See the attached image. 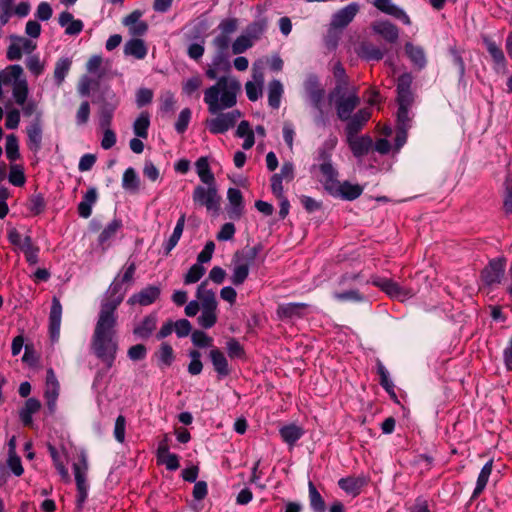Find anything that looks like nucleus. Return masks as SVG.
I'll use <instances>...</instances> for the list:
<instances>
[{
	"mask_svg": "<svg viewBox=\"0 0 512 512\" xmlns=\"http://www.w3.org/2000/svg\"><path fill=\"white\" fill-rule=\"evenodd\" d=\"M241 91L240 82L234 77L222 76L217 82L204 91V102L208 112L216 117L207 119L205 124L212 134H224L233 128L242 116L237 109L223 113V110L233 108L237 103V95Z\"/></svg>",
	"mask_w": 512,
	"mask_h": 512,
	"instance_id": "obj_1",
	"label": "nucleus"
},
{
	"mask_svg": "<svg viewBox=\"0 0 512 512\" xmlns=\"http://www.w3.org/2000/svg\"><path fill=\"white\" fill-rule=\"evenodd\" d=\"M123 301V292L113 285L108 298L101 301L98 319L91 339V349L98 359L110 369L116 359L118 342L116 339L117 308Z\"/></svg>",
	"mask_w": 512,
	"mask_h": 512,
	"instance_id": "obj_2",
	"label": "nucleus"
},
{
	"mask_svg": "<svg viewBox=\"0 0 512 512\" xmlns=\"http://www.w3.org/2000/svg\"><path fill=\"white\" fill-rule=\"evenodd\" d=\"M260 250V246H253L234 253L231 261L232 274L230 277V281L234 286H240L246 281L249 276L250 266L255 261Z\"/></svg>",
	"mask_w": 512,
	"mask_h": 512,
	"instance_id": "obj_3",
	"label": "nucleus"
},
{
	"mask_svg": "<svg viewBox=\"0 0 512 512\" xmlns=\"http://www.w3.org/2000/svg\"><path fill=\"white\" fill-rule=\"evenodd\" d=\"M305 94L317 111L314 117V122L317 126H326L328 123L327 114L323 109L325 90L321 87L317 76L309 75L304 82Z\"/></svg>",
	"mask_w": 512,
	"mask_h": 512,
	"instance_id": "obj_4",
	"label": "nucleus"
},
{
	"mask_svg": "<svg viewBox=\"0 0 512 512\" xmlns=\"http://www.w3.org/2000/svg\"><path fill=\"white\" fill-rule=\"evenodd\" d=\"M192 199L197 207H205L208 212L218 214L221 205V196L218 194L216 184L198 185L194 188Z\"/></svg>",
	"mask_w": 512,
	"mask_h": 512,
	"instance_id": "obj_5",
	"label": "nucleus"
},
{
	"mask_svg": "<svg viewBox=\"0 0 512 512\" xmlns=\"http://www.w3.org/2000/svg\"><path fill=\"white\" fill-rule=\"evenodd\" d=\"M371 283L380 288L390 298L405 301L414 296L415 291L411 288L401 286L397 282L383 277H373Z\"/></svg>",
	"mask_w": 512,
	"mask_h": 512,
	"instance_id": "obj_6",
	"label": "nucleus"
},
{
	"mask_svg": "<svg viewBox=\"0 0 512 512\" xmlns=\"http://www.w3.org/2000/svg\"><path fill=\"white\" fill-rule=\"evenodd\" d=\"M11 44L7 50V58L10 61L21 59L22 54L32 55L31 53L36 49V43L23 36L12 35Z\"/></svg>",
	"mask_w": 512,
	"mask_h": 512,
	"instance_id": "obj_7",
	"label": "nucleus"
},
{
	"mask_svg": "<svg viewBox=\"0 0 512 512\" xmlns=\"http://www.w3.org/2000/svg\"><path fill=\"white\" fill-rule=\"evenodd\" d=\"M359 103L360 98L356 92L350 93L347 97H339L336 99L335 107L338 118L341 121L348 120Z\"/></svg>",
	"mask_w": 512,
	"mask_h": 512,
	"instance_id": "obj_8",
	"label": "nucleus"
},
{
	"mask_svg": "<svg viewBox=\"0 0 512 512\" xmlns=\"http://www.w3.org/2000/svg\"><path fill=\"white\" fill-rule=\"evenodd\" d=\"M359 10L360 6L358 3L352 2L348 4L332 16L331 26L340 29L345 28L353 21Z\"/></svg>",
	"mask_w": 512,
	"mask_h": 512,
	"instance_id": "obj_9",
	"label": "nucleus"
},
{
	"mask_svg": "<svg viewBox=\"0 0 512 512\" xmlns=\"http://www.w3.org/2000/svg\"><path fill=\"white\" fill-rule=\"evenodd\" d=\"M59 396V382L53 369L47 370L45 399L48 411L53 414L56 411V402Z\"/></svg>",
	"mask_w": 512,
	"mask_h": 512,
	"instance_id": "obj_10",
	"label": "nucleus"
},
{
	"mask_svg": "<svg viewBox=\"0 0 512 512\" xmlns=\"http://www.w3.org/2000/svg\"><path fill=\"white\" fill-rule=\"evenodd\" d=\"M505 260L494 259L482 271V279L487 285L499 284L504 276Z\"/></svg>",
	"mask_w": 512,
	"mask_h": 512,
	"instance_id": "obj_11",
	"label": "nucleus"
},
{
	"mask_svg": "<svg viewBox=\"0 0 512 512\" xmlns=\"http://www.w3.org/2000/svg\"><path fill=\"white\" fill-rule=\"evenodd\" d=\"M137 266L134 261H128L123 267V273H119L110 284L109 288L105 292L103 299L105 301L108 298V293L113 285H117L120 291L123 292V298L126 295L127 289L123 287L124 283H131L133 281Z\"/></svg>",
	"mask_w": 512,
	"mask_h": 512,
	"instance_id": "obj_12",
	"label": "nucleus"
},
{
	"mask_svg": "<svg viewBox=\"0 0 512 512\" xmlns=\"http://www.w3.org/2000/svg\"><path fill=\"white\" fill-rule=\"evenodd\" d=\"M62 319V305L57 297H53L49 313V333L53 342L58 341Z\"/></svg>",
	"mask_w": 512,
	"mask_h": 512,
	"instance_id": "obj_13",
	"label": "nucleus"
},
{
	"mask_svg": "<svg viewBox=\"0 0 512 512\" xmlns=\"http://www.w3.org/2000/svg\"><path fill=\"white\" fill-rule=\"evenodd\" d=\"M373 5L381 12L388 14L405 25H410L411 20L407 13L399 6L394 4L391 0H374Z\"/></svg>",
	"mask_w": 512,
	"mask_h": 512,
	"instance_id": "obj_14",
	"label": "nucleus"
},
{
	"mask_svg": "<svg viewBox=\"0 0 512 512\" xmlns=\"http://www.w3.org/2000/svg\"><path fill=\"white\" fill-rule=\"evenodd\" d=\"M160 296V288L158 286L150 285L143 288L138 293L133 294L127 301L129 305L139 304L141 306H148L154 303Z\"/></svg>",
	"mask_w": 512,
	"mask_h": 512,
	"instance_id": "obj_15",
	"label": "nucleus"
},
{
	"mask_svg": "<svg viewBox=\"0 0 512 512\" xmlns=\"http://www.w3.org/2000/svg\"><path fill=\"white\" fill-rule=\"evenodd\" d=\"M230 69L229 54L228 52L216 51L211 64L206 70V76L211 79H217L219 72H226Z\"/></svg>",
	"mask_w": 512,
	"mask_h": 512,
	"instance_id": "obj_16",
	"label": "nucleus"
},
{
	"mask_svg": "<svg viewBox=\"0 0 512 512\" xmlns=\"http://www.w3.org/2000/svg\"><path fill=\"white\" fill-rule=\"evenodd\" d=\"M319 168H320V171H321L322 176H323L322 182H323L324 188L330 194L338 191V187H339V184H340V182L338 181V172L333 167L331 162L330 161H324L320 165Z\"/></svg>",
	"mask_w": 512,
	"mask_h": 512,
	"instance_id": "obj_17",
	"label": "nucleus"
},
{
	"mask_svg": "<svg viewBox=\"0 0 512 512\" xmlns=\"http://www.w3.org/2000/svg\"><path fill=\"white\" fill-rule=\"evenodd\" d=\"M372 30L389 43H395L399 38V29L387 20L375 21Z\"/></svg>",
	"mask_w": 512,
	"mask_h": 512,
	"instance_id": "obj_18",
	"label": "nucleus"
},
{
	"mask_svg": "<svg viewBox=\"0 0 512 512\" xmlns=\"http://www.w3.org/2000/svg\"><path fill=\"white\" fill-rule=\"evenodd\" d=\"M142 12L135 10L123 19V25L128 27L132 36H142L148 30L146 22L141 20Z\"/></svg>",
	"mask_w": 512,
	"mask_h": 512,
	"instance_id": "obj_19",
	"label": "nucleus"
},
{
	"mask_svg": "<svg viewBox=\"0 0 512 512\" xmlns=\"http://www.w3.org/2000/svg\"><path fill=\"white\" fill-rule=\"evenodd\" d=\"M347 142L355 157H362L370 151L373 146V141L370 136L347 135Z\"/></svg>",
	"mask_w": 512,
	"mask_h": 512,
	"instance_id": "obj_20",
	"label": "nucleus"
},
{
	"mask_svg": "<svg viewBox=\"0 0 512 512\" xmlns=\"http://www.w3.org/2000/svg\"><path fill=\"white\" fill-rule=\"evenodd\" d=\"M371 113L368 109H360L354 115H351L347 121L346 134L355 136L370 119Z\"/></svg>",
	"mask_w": 512,
	"mask_h": 512,
	"instance_id": "obj_21",
	"label": "nucleus"
},
{
	"mask_svg": "<svg viewBox=\"0 0 512 512\" xmlns=\"http://www.w3.org/2000/svg\"><path fill=\"white\" fill-rule=\"evenodd\" d=\"M227 198L230 205L228 208L229 217L231 219H239L242 216L244 209L241 191L237 188H229L227 191Z\"/></svg>",
	"mask_w": 512,
	"mask_h": 512,
	"instance_id": "obj_22",
	"label": "nucleus"
},
{
	"mask_svg": "<svg viewBox=\"0 0 512 512\" xmlns=\"http://www.w3.org/2000/svg\"><path fill=\"white\" fill-rule=\"evenodd\" d=\"M209 358L219 379L230 374L227 358L220 349L212 348L209 352Z\"/></svg>",
	"mask_w": 512,
	"mask_h": 512,
	"instance_id": "obj_23",
	"label": "nucleus"
},
{
	"mask_svg": "<svg viewBox=\"0 0 512 512\" xmlns=\"http://www.w3.org/2000/svg\"><path fill=\"white\" fill-rule=\"evenodd\" d=\"M23 77V68L20 65H11L0 72V97L2 96V87L7 85L15 86Z\"/></svg>",
	"mask_w": 512,
	"mask_h": 512,
	"instance_id": "obj_24",
	"label": "nucleus"
},
{
	"mask_svg": "<svg viewBox=\"0 0 512 512\" xmlns=\"http://www.w3.org/2000/svg\"><path fill=\"white\" fill-rule=\"evenodd\" d=\"M59 25L65 27V33L70 36L78 35L83 30L84 24L79 19H74L68 11L60 13L58 18Z\"/></svg>",
	"mask_w": 512,
	"mask_h": 512,
	"instance_id": "obj_25",
	"label": "nucleus"
},
{
	"mask_svg": "<svg viewBox=\"0 0 512 512\" xmlns=\"http://www.w3.org/2000/svg\"><path fill=\"white\" fill-rule=\"evenodd\" d=\"M197 301L199 302L201 308H217V300L215 292L212 289L208 288V280H204L197 287L196 291Z\"/></svg>",
	"mask_w": 512,
	"mask_h": 512,
	"instance_id": "obj_26",
	"label": "nucleus"
},
{
	"mask_svg": "<svg viewBox=\"0 0 512 512\" xmlns=\"http://www.w3.org/2000/svg\"><path fill=\"white\" fill-rule=\"evenodd\" d=\"M157 326V316L149 314L133 329V334L140 339L149 338Z\"/></svg>",
	"mask_w": 512,
	"mask_h": 512,
	"instance_id": "obj_27",
	"label": "nucleus"
},
{
	"mask_svg": "<svg viewBox=\"0 0 512 512\" xmlns=\"http://www.w3.org/2000/svg\"><path fill=\"white\" fill-rule=\"evenodd\" d=\"M123 52L126 56L142 60L146 57L148 49L142 39L132 38L125 43Z\"/></svg>",
	"mask_w": 512,
	"mask_h": 512,
	"instance_id": "obj_28",
	"label": "nucleus"
},
{
	"mask_svg": "<svg viewBox=\"0 0 512 512\" xmlns=\"http://www.w3.org/2000/svg\"><path fill=\"white\" fill-rule=\"evenodd\" d=\"M98 198L97 190L91 187L84 194L82 201L78 204V214L82 218H89L92 214V206L96 203Z\"/></svg>",
	"mask_w": 512,
	"mask_h": 512,
	"instance_id": "obj_29",
	"label": "nucleus"
},
{
	"mask_svg": "<svg viewBox=\"0 0 512 512\" xmlns=\"http://www.w3.org/2000/svg\"><path fill=\"white\" fill-rule=\"evenodd\" d=\"M405 53L410 59V61L413 63V65L416 66L418 69H423L426 66V55L424 49L421 46H417L411 42H407L405 44Z\"/></svg>",
	"mask_w": 512,
	"mask_h": 512,
	"instance_id": "obj_30",
	"label": "nucleus"
},
{
	"mask_svg": "<svg viewBox=\"0 0 512 512\" xmlns=\"http://www.w3.org/2000/svg\"><path fill=\"white\" fill-rule=\"evenodd\" d=\"M338 485L347 494L357 496L365 485V479L363 477L349 476L339 479Z\"/></svg>",
	"mask_w": 512,
	"mask_h": 512,
	"instance_id": "obj_31",
	"label": "nucleus"
},
{
	"mask_svg": "<svg viewBox=\"0 0 512 512\" xmlns=\"http://www.w3.org/2000/svg\"><path fill=\"white\" fill-rule=\"evenodd\" d=\"M122 228V221L120 219H113L105 228L102 230L98 237V242L103 248H107L110 245V241L116 236L117 232Z\"/></svg>",
	"mask_w": 512,
	"mask_h": 512,
	"instance_id": "obj_32",
	"label": "nucleus"
},
{
	"mask_svg": "<svg viewBox=\"0 0 512 512\" xmlns=\"http://www.w3.org/2000/svg\"><path fill=\"white\" fill-rule=\"evenodd\" d=\"M155 357L157 358L159 368L170 367L175 359L172 346L167 342H163L158 351L155 352Z\"/></svg>",
	"mask_w": 512,
	"mask_h": 512,
	"instance_id": "obj_33",
	"label": "nucleus"
},
{
	"mask_svg": "<svg viewBox=\"0 0 512 512\" xmlns=\"http://www.w3.org/2000/svg\"><path fill=\"white\" fill-rule=\"evenodd\" d=\"M362 188L358 184H351L348 181L339 184L338 191L332 193L333 196L341 197L345 200H355L362 194Z\"/></svg>",
	"mask_w": 512,
	"mask_h": 512,
	"instance_id": "obj_34",
	"label": "nucleus"
},
{
	"mask_svg": "<svg viewBox=\"0 0 512 512\" xmlns=\"http://www.w3.org/2000/svg\"><path fill=\"white\" fill-rule=\"evenodd\" d=\"M184 226H185V215L182 214L177 223H176V226L173 230V233L172 235L169 237V239L163 244V249H164V253L165 255H169L170 252L175 248V246L178 244L181 236H182V233H183V230H184Z\"/></svg>",
	"mask_w": 512,
	"mask_h": 512,
	"instance_id": "obj_35",
	"label": "nucleus"
},
{
	"mask_svg": "<svg viewBox=\"0 0 512 512\" xmlns=\"http://www.w3.org/2000/svg\"><path fill=\"white\" fill-rule=\"evenodd\" d=\"M122 187L129 193L136 194L140 189V178L134 168H127L122 177Z\"/></svg>",
	"mask_w": 512,
	"mask_h": 512,
	"instance_id": "obj_36",
	"label": "nucleus"
},
{
	"mask_svg": "<svg viewBox=\"0 0 512 512\" xmlns=\"http://www.w3.org/2000/svg\"><path fill=\"white\" fill-rule=\"evenodd\" d=\"M196 172L203 184H216L214 174L212 173L208 159L206 157H200L196 163Z\"/></svg>",
	"mask_w": 512,
	"mask_h": 512,
	"instance_id": "obj_37",
	"label": "nucleus"
},
{
	"mask_svg": "<svg viewBox=\"0 0 512 512\" xmlns=\"http://www.w3.org/2000/svg\"><path fill=\"white\" fill-rule=\"evenodd\" d=\"M283 92V85L279 80L274 79L269 83L268 103L273 109H278L280 107Z\"/></svg>",
	"mask_w": 512,
	"mask_h": 512,
	"instance_id": "obj_38",
	"label": "nucleus"
},
{
	"mask_svg": "<svg viewBox=\"0 0 512 512\" xmlns=\"http://www.w3.org/2000/svg\"><path fill=\"white\" fill-rule=\"evenodd\" d=\"M28 147L30 150L37 152L41 148L42 143V128L37 122L32 123L27 128Z\"/></svg>",
	"mask_w": 512,
	"mask_h": 512,
	"instance_id": "obj_39",
	"label": "nucleus"
},
{
	"mask_svg": "<svg viewBox=\"0 0 512 512\" xmlns=\"http://www.w3.org/2000/svg\"><path fill=\"white\" fill-rule=\"evenodd\" d=\"M279 433L284 442L289 445H294L303 436L304 431L301 427L291 424L282 427Z\"/></svg>",
	"mask_w": 512,
	"mask_h": 512,
	"instance_id": "obj_40",
	"label": "nucleus"
},
{
	"mask_svg": "<svg viewBox=\"0 0 512 512\" xmlns=\"http://www.w3.org/2000/svg\"><path fill=\"white\" fill-rule=\"evenodd\" d=\"M358 55L367 61H378L384 56V52L371 43H362L358 49Z\"/></svg>",
	"mask_w": 512,
	"mask_h": 512,
	"instance_id": "obj_41",
	"label": "nucleus"
},
{
	"mask_svg": "<svg viewBox=\"0 0 512 512\" xmlns=\"http://www.w3.org/2000/svg\"><path fill=\"white\" fill-rule=\"evenodd\" d=\"M492 467H493V460H489L482 467V469L478 475V478H477L476 487L473 491V497H477L485 489L487 482L489 480V477L491 475V472H492Z\"/></svg>",
	"mask_w": 512,
	"mask_h": 512,
	"instance_id": "obj_42",
	"label": "nucleus"
},
{
	"mask_svg": "<svg viewBox=\"0 0 512 512\" xmlns=\"http://www.w3.org/2000/svg\"><path fill=\"white\" fill-rule=\"evenodd\" d=\"M309 501L310 507L314 512H325L326 505L323 497L318 492L313 482L308 483Z\"/></svg>",
	"mask_w": 512,
	"mask_h": 512,
	"instance_id": "obj_43",
	"label": "nucleus"
},
{
	"mask_svg": "<svg viewBox=\"0 0 512 512\" xmlns=\"http://www.w3.org/2000/svg\"><path fill=\"white\" fill-rule=\"evenodd\" d=\"M149 126V114L147 112H142L133 123V132L137 137L146 139L148 137Z\"/></svg>",
	"mask_w": 512,
	"mask_h": 512,
	"instance_id": "obj_44",
	"label": "nucleus"
},
{
	"mask_svg": "<svg viewBox=\"0 0 512 512\" xmlns=\"http://www.w3.org/2000/svg\"><path fill=\"white\" fill-rule=\"evenodd\" d=\"M71 65H72V61L67 57L60 58L56 62L55 68H54V79H55L57 86H60L64 82L65 77L67 76V74L71 68Z\"/></svg>",
	"mask_w": 512,
	"mask_h": 512,
	"instance_id": "obj_45",
	"label": "nucleus"
},
{
	"mask_svg": "<svg viewBox=\"0 0 512 512\" xmlns=\"http://www.w3.org/2000/svg\"><path fill=\"white\" fill-rule=\"evenodd\" d=\"M307 307L305 303H288L280 305L277 309V314L282 318H292L301 316V311Z\"/></svg>",
	"mask_w": 512,
	"mask_h": 512,
	"instance_id": "obj_46",
	"label": "nucleus"
},
{
	"mask_svg": "<svg viewBox=\"0 0 512 512\" xmlns=\"http://www.w3.org/2000/svg\"><path fill=\"white\" fill-rule=\"evenodd\" d=\"M485 45L494 63L498 67H504L506 64V58L504 56L502 49L494 41L489 39H485Z\"/></svg>",
	"mask_w": 512,
	"mask_h": 512,
	"instance_id": "obj_47",
	"label": "nucleus"
},
{
	"mask_svg": "<svg viewBox=\"0 0 512 512\" xmlns=\"http://www.w3.org/2000/svg\"><path fill=\"white\" fill-rule=\"evenodd\" d=\"M267 26V19L260 18L249 24L245 30V33L254 41L261 37V35L266 31Z\"/></svg>",
	"mask_w": 512,
	"mask_h": 512,
	"instance_id": "obj_48",
	"label": "nucleus"
},
{
	"mask_svg": "<svg viewBox=\"0 0 512 512\" xmlns=\"http://www.w3.org/2000/svg\"><path fill=\"white\" fill-rule=\"evenodd\" d=\"M201 310V315L197 319L198 324L205 329L213 327L217 322V308L207 307L201 308Z\"/></svg>",
	"mask_w": 512,
	"mask_h": 512,
	"instance_id": "obj_49",
	"label": "nucleus"
},
{
	"mask_svg": "<svg viewBox=\"0 0 512 512\" xmlns=\"http://www.w3.org/2000/svg\"><path fill=\"white\" fill-rule=\"evenodd\" d=\"M88 461L84 453L79 456V461L73 464V473L76 483L87 481Z\"/></svg>",
	"mask_w": 512,
	"mask_h": 512,
	"instance_id": "obj_50",
	"label": "nucleus"
},
{
	"mask_svg": "<svg viewBox=\"0 0 512 512\" xmlns=\"http://www.w3.org/2000/svg\"><path fill=\"white\" fill-rule=\"evenodd\" d=\"M116 105L104 103L99 110V125L101 128L110 127Z\"/></svg>",
	"mask_w": 512,
	"mask_h": 512,
	"instance_id": "obj_51",
	"label": "nucleus"
},
{
	"mask_svg": "<svg viewBox=\"0 0 512 512\" xmlns=\"http://www.w3.org/2000/svg\"><path fill=\"white\" fill-rule=\"evenodd\" d=\"M25 65L35 77L40 76L45 69V63L41 61L40 57L36 54L29 55L25 60Z\"/></svg>",
	"mask_w": 512,
	"mask_h": 512,
	"instance_id": "obj_52",
	"label": "nucleus"
},
{
	"mask_svg": "<svg viewBox=\"0 0 512 512\" xmlns=\"http://www.w3.org/2000/svg\"><path fill=\"white\" fill-rule=\"evenodd\" d=\"M28 84L25 78L20 80L18 83L13 86L12 94L15 99V102L18 105L23 106L26 103L28 97Z\"/></svg>",
	"mask_w": 512,
	"mask_h": 512,
	"instance_id": "obj_53",
	"label": "nucleus"
},
{
	"mask_svg": "<svg viewBox=\"0 0 512 512\" xmlns=\"http://www.w3.org/2000/svg\"><path fill=\"white\" fill-rule=\"evenodd\" d=\"M48 450H49L50 456L53 460L54 466H55L56 470L58 471V473L60 474L61 478L65 482H69L70 476H69L68 470L64 466L63 462L61 461L56 448L52 445H49Z\"/></svg>",
	"mask_w": 512,
	"mask_h": 512,
	"instance_id": "obj_54",
	"label": "nucleus"
},
{
	"mask_svg": "<svg viewBox=\"0 0 512 512\" xmlns=\"http://www.w3.org/2000/svg\"><path fill=\"white\" fill-rule=\"evenodd\" d=\"M176 99L171 91H164L160 95V111L163 114H171L175 110Z\"/></svg>",
	"mask_w": 512,
	"mask_h": 512,
	"instance_id": "obj_55",
	"label": "nucleus"
},
{
	"mask_svg": "<svg viewBox=\"0 0 512 512\" xmlns=\"http://www.w3.org/2000/svg\"><path fill=\"white\" fill-rule=\"evenodd\" d=\"M253 40L246 34L238 36L232 43V52L235 55L244 53L253 46Z\"/></svg>",
	"mask_w": 512,
	"mask_h": 512,
	"instance_id": "obj_56",
	"label": "nucleus"
},
{
	"mask_svg": "<svg viewBox=\"0 0 512 512\" xmlns=\"http://www.w3.org/2000/svg\"><path fill=\"white\" fill-rule=\"evenodd\" d=\"M6 156L10 161H15L20 157L18 139L14 134L6 137Z\"/></svg>",
	"mask_w": 512,
	"mask_h": 512,
	"instance_id": "obj_57",
	"label": "nucleus"
},
{
	"mask_svg": "<svg viewBox=\"0 0 512 512\" xmlns=\"http://www.w3.org/2000/svg\"><path fill=\"white\" fill-rule=\"evenodd\" d=\"M333 297L339 302H363L365 300V297L355 289L335 292L333 293Z\"/></svg>",
	"mask_w": 512,
	"mask_h": 512,
	"instance_id": "obj_58",
	"label": "nucleus"
},
{
	"mask_svg": "<svg viewBox=\"0 0 512 512\" xmlns=\"http://www.w3.org/2000/svg\"><path fill=\"white\" fill-rule=\"evenodd\" d=\"M205 272L206 269L202 265L199 263L193 264L184 276V283L188 285L198 282Z\"/></svg>",
	"mask_w": 512,
	"mask_h": 512,
	"instance_id": "obj_59",
	"label": "nucleus"
},
{
	"mask_svg": "<svg viewBox=\"0 0 512 512\" xmlns=\"http://www.w3.org/2000/svg\"><path fill=\"white\" fill-rule=\"evenodd\" d=\"M189 357L191 358V361L188 365V372L191 375H199L203 369L201 353L198 350H191L189 352Z\"/></svg>",
	"mask_w": 512,
	"mask_h": 512,
	"instance_id": "obj_60",
	"label": "nucleus"
},
{
	"mask_svg": "<svg viewBox=\"0 0 512 512\" xmlns=\"http://www.w3.org/2000/svg\"><path fill=\"white\" fill-rule=\"evenodd\" d=\"M377 372H378V374L380 376V384H381V386L388 393H393L394 394V384L389 379V373H388L387 369L385 368V366L380 361H378V363H377Z\"/></svg>",
	"mask_w": 512,
	"mask_h": 512,
	"instance_id": "obj_61",
	"label": "nucleus"
},
{
	"mask_svg": "<svg viewBox=\"0 0 512 512\" xmlns=\"http://www.w3.org/2000/svg\"><path fill=\"white\" fill-rule=\"evenodd\" d=\"M102 61L103 59L100 55L91 56L86 63L87 72L96 75L100 79L104 75L101 71Z\"/></svg>",
	"mask_w": 512,
	"mask_h": 512,
	"instance_id": "obj_62",
	"label": "nucleus"
},
{
	"mask_svg": "<svg viewBox=\"0 0 512 512\" xmlns=\"http://www.w3.org/2000/svg\"><path fill=\"white\" fill-rule=\"evenodd\" d=\"M191 340L195 346L200 348L211 347L213 343V339L201 330H195L192 332Z\"/></svg>",
	"mask_w": 512,
	"mask_h": 512,
	"instance_id": "obj_63",
	"label": "nucleus"
},
{
	"mask_svg": "<svg viewBox=\"0 0 512 512\" xmlns=\"http://www.w3.org/2000/svg\"><path fill=\"white\" fill-rule=\"evenodd\" d=\"M238 28V20L236 18H226L223 19L219 25L218 29L220 31L219 34L230 37Z\"/></svg>",
	"mask_w": 512,
	"mask_h": 512,
	"instance_id": "obj_64",
	"label": "nucleus"
}]
</instances>
